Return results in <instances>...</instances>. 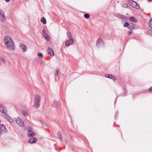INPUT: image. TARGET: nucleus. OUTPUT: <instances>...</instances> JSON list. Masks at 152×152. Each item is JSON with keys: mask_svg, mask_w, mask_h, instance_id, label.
<instances>
[{"mask_svg": "<svg viewBox=\"0 0 152 152\" xmlns=\"http://www.w3.org/2000/svg\"><path fill=\"white\" fill-rule=\"evenodd\" d=\"M103 45L104 44L103 40L100 38L98 39L96 42V46L99 48L103 46Z\"/></svg>", "mask_w": 152, "mask_h": 152, "instance_id": "6", "label": "nucleus"}, {"mask_svg": "<svg viewBox=\"0 0 152 152\" xmlns=\"http://www.w3.org/2000/svg\"><path fill=\"white\" fill-rule=\"evenodd\" d=\"M58 135L60 138L62 139V136L61 133L60 132H58Z\"/></svg>", "mask_w": 152, "mask_h": 152, "instance_id": "24", "label": "nucleus"}, {"mask_svg": "<svg viewBox=\"0 0 152 152\" xmlns=\"http://www.w3.org/2000/svg\"><path fill=\"white\" fill-rule=\"evenodd\" d=\"M149 91H152V87H151L149 89Z\"/></svg>", "mask_w": 152, "mask_h": 152, "instance_id": "32", "label": "nucleus"}, {"mask_svg": "<svg viewBox=\"0 0 152 152\" xmlns=\"http://www.w3.org/2000/svg\"><path fill=\"white\" fill-rule=\"evenodd\" d=\"M5 62V60L3 57L0 56V64L4 63Z\"/></svg>", "mask_w": 152, "mask_h": 152, "instance_id": "21", "label": "nucleus"}, {"mask_svg": "<svg viewBox=\"0 0 152 152\" xmlns=\"http://www.w3.org/2000/svg\"><path fill=\"white\" fill-rule=\"evenodd\" d=\"M41 21L44 24H45L46 23V19L44 17H42L41 18Z\"/></svg>", "mask_w": 152, "mask_h": 152, "instance_id": "19", "label": "nucleus"}, {"mask_svg": "<svg viewBox=\"0 0 152 152\" xmlns=\"http://www.w3.org/2000/svg\"><path fill=\"white\" fill-rule=\"evenodd\" d=\"M0 112L3 113H6L7 110L4 106L0 104Z\"/></svg>", "mask_w": 152, "mask_h": 152, "instance_id": "11", "label": "nucleus"}, {"mask_svg": "<svg viewBox=\"0 0 152 152\" xmlns=\"http://www.w3.org/2000/svg\"><path fill=\"white\" fill-rule=\"evenodd\" d=\"M48 54L49 56H53L54 55V53L53 49L50 47H48Z\"/></svg>", "mask_w": 152, "mask_h": 152, "instance_id": "12", "label": "nucleus"}, {"mask_svg": "<svg viewBox=\"0 0 152 152\" xmlns=\"http://www.w3.org/2000/svg\"><path fill=\"white\" fill-rule=\"evenodd\" d=\"M20 46L23 52H25L26 51V45L22 44H20Z\"/></svg>", "mask_w": 152, "mask_h": 152, "instance_id": "16", "label": "nucleus"}, {"mask_svg": "<svg viewBox=\"0 0 152 152\" xmlns=\"http://www.w3.org/2000/svg\"><path fill=\"white\" fill-rule=\"evenodd\" d=\"M15 121L17 124L19 125L22 127L24 126V124L21 119L19 118H17L15 119Z\"/></svg>", "mask_w": 152, "mask_h": 152, "instance_id": "7", "label": "nucleus"}, {"mask_svg": "<svg viewBox=\"0 0 152 152\" xmlns=\"http://www.w3.org/2000/svg\"><path fill=\"white\" fill-rule=\"evenodd\" d=\"M149 27L152 28V18H151L150 21V22H149Z\"/></svg>", "mask_w": 152, "mask_h": 152, "instance_id": "22", "label": "nucleus"}, {"mask_svg": "<svg viewBox=\"0 0 152 152\" xmlns=\"http://www.w3.org/2000/svg\"><path fill=\"white\" fill-rule=\"evenodd\" d=\"M90 16L88 14H85L84 15V17L87 19H88L89 18Z\"/></svg>", "mask_w": 152, "mask_h": 152, "instance_id": "25", "label": "nucleus"}, {"mask_svg": "<svg viewBox=\"0 0 152 152\" xmlns=\"http://www.w3.org/2000/svg\"><path fill=\"white\" fill-rule=\"evenodd\" d=\"M5 20V17L4 13L2 10L0 9V21L4 22Z\"/></svg>", "mask_w": 152, "mask_h": 152, "instance_id": "5", "label": "nucleus"}, {"mask_svg": "<svg viewBox=\"0 0 152 152\" xmlns=\"http://www.w3.org/2000/svg\"><path fill=\"white\" fill-rule=\"evenodd\" d=\"M74 42L73 39H69L67 40L65 42V45L68 46L73 44Z\"/></svg>", "mask_w": 152, "mask_h": 152, "instance_id": "10", "label": "nucleus"}, {"mask_svg": "<svg viewBox=\"0 0 152 152\" xmlns=\"http://www.w3.org/2000/svg\"><path fill=\"white\" fill-rule=\"evenodd\" d=\"M1 120H0V123H1Z\"/></svg>", "mask_w": 152, "mask_h": 152, "instance_id": "35", "label": "nucleus"}, {"mask_svg": "<svg viewBox=\"0 0 152 152\" xmlns=\"http://www.w3.org/2000/svg\"><path fill=\"white\" fill-rule=\"evenodd\" d=\"M34 107L36 108H38L40 105L41 98L39 95L36 94L34 96Z\"/></svg>", "mask_w": 152, "mask_h": 152, "instance_id": "2", "label": "nucleus"}, {"mask_svg": "<svg viewBox=\"0 0 152 152\" xmlns=\"http://www.w3.org/2000/svg\"><path fill=\"white\" fill-rule=\"evenodd\" d=\"M129 24L128 23L126 22L124 23V26L125 27H128L129 26Z\"/></svg>", "mask_w": 152, "mask_h": 152, "instance_id": "23", "label": "nucleus"}, {"mask_svg": "<svg viewBox=\"0 0 152 152\" xmlns=\"http://www.w3.org/2000/svg\"><path fill=\"white\" fill-rule=\"evenodd\" d=\"M122 6L125 8H127L128 7V5L126 4H122Z\"/></svg>", "mask_w": 152, "mask_h": 152, "instance_id": "27", "label": "nucleus"}, {"mask_svg": "<svg viewBox=\"0 0 152 152\" xmlns=\"http://www.w3.org/2000/svg\"><path fill=\"white\" fill-rule=\"evenodd\" d=\"M7 130L6 129L5 126L3 124H0V134L7 133Z\"/></svg>", "mask_w": 152, "mask_h": 152, "instance_id": "4", "label": "nucleus"}, {"mask_svg": "<svg viewBox=\"0 0 152 152\" xmlns=\"http://www.w3.org/2000/svg\"><path fill=\"white\" fill-rule=\"evenodd\" d=\"M66 34L67 36L69 39H73V38L69 31H67Z\"/></svg>", "mask_w": 152, "mask_h": 152, "instance_id": "18", "label": "nucleus"}, {"mask_svg": "<svg viewBox=\"0 0 152 152\" xmlns=\"http://www.w3.org/2000/svg\"><path fill=\"white\" fill-rule=\"evenodd\" d=\"M28 136L29 137H34L35 136V133L32 130L31 128H29L28 129Z\"/></svg>", "mask_w": 152, "mask_h": 152, "instance_id": "8", "label": "nucleus"}, {"mask_svg": "<svg viewBox=\"0 0 152 152\" xmlns=\"http://www.w3.org/2000/svg\"><path fill=\"white\" fill-rule=\"evenodd\" d=\"M58 72H59V71L58 70H56V73L55 74V76H56V75H58Z\"/></svg>", "mask_w": 152, "mask_h": 152, "instance_id": "31", "label": "nucleus"}, {"mask_svg": "<svg viewBox=\"0 0 152 152\" xmlns=\"http://www.w3.org/2000/svg\"><path fill=\"white\" fill-rule=\"evenodd\" d=\"M13 1H14V0H12Z\"/></svg>", "mask_w": 152, "mask_h": 152, "instance_id": "36", "label": "nucleus"}, {"mask_svg": "<svg viewBox=\"0 0 152 152\" xmlns=\"http://www.w3.org/2000/svg\"><path fill=\"white\" fill-rule=\"evenodd\" d=\"M130 20L132 22H133L134 23H137V19L134 17V16H132L129 18Z\"/></svg>", "mask_w": 152, "mask_h": 152, "instance_id": "17", "label": "nucleus"}, {"mask_svg": "<svg viewBox=\"0 0 152 152\" xmlns=\"http://www.w3.org/2000/svg\"><path fill=\"white\" fill-rule=\"evenodd\" d=\"M23 115L25 116H27L28 115V113L26 112L23 113Z\"/></svg>", "mask_w": 152, "mask_h": 152, "instance_id": "30", "label": "nucleus"}, {"mask_svg": "<svg viewBox=\"0 0 152 152\" xmlns=\"http://www.w3.org/2000/svg\"><path fill=\"white\" fill-rule=\"evenodd\" d=\"M134 27L133 26H130L129 27V28L131 30H132H132H133L134 29Z\"/></svg>", "mask_w": 152, "mask_h": 152, "instance_id": "28", "label": "nucleus"}, {"mask_svg": "<svg viewBox=\"0 0 152 152\" xmlns=\"http://www.w3.org/2000/svg\"><path fill=\"white\" fill-rule=\"evenodd\" d=\"M132 30H130V31H129V32L128 33V35H130L131 34H132Z\"/></svg>", "mask_w": 152, "mask_h": 152, "instance_id": "29", "label": "nucleus"}, {"mask_svg": "<svg viewBox=\"0 0 152 152\" xmlns=\"http://www.w3.org/2000/svg\"><path fill=\"white\" fill-rule=\"evenodd\" d=\"M4 117L10 123H12L13 122V120L8 115L5 114Z\"/></svg>", "mask_w": 152, "mask_h": 152, "instance_id": "13", "label": "nucleus"}, {"mask_svg": "<svg viewBox=\"0 0 152 152\" xmlns=\"http://www.w3.org/2000/svg\"><path fill=\"white\" fill-rule=\"evenodd\" d=\"M148 0V1H152V0Z\"/></svg>", "mask_w": 152, "mask_h": 152, "instance_id": "34", "label": "nucleus"}, {"mask_svg": "<svg viewBox=\"0 0 152 152\" xmlns=\"http://www.w3.org/2000/svg\"><path fill=\"white\" fill-rule=\"evenodd\" d=\"M5 0L6 2H9L10 1V0Z\"/></svg>", "mask_w": 152, "mask_h": 152, "instance_id": "33", "label": "nucleus"}, {"mask_svg": "<svg viewBox=\"0 0 152 152\" xmlns=\"http://www.w3.org/2000/svg\"><path fill=\"white\" fill-rule=\"evenodd\" d=\"M148 33L150 35L152 36V31L151 30H148Z\"/></svg>", "mask_w": 152, "mask_h": 152, "instance_id": "26", "label": "nucleus"}, {"mask_svg": "<svg viewBox=\"0 0 152 152\" xmlns=\"http://www.w3.org/2000/svg\"><path fill=\"white\" fill-rule=\"evenodd\" d=\"M42 34L43 37L47 41H49L50 40V38H49V36L48 35L46 34V31L44 29L43 30Z\"/></svg>", "mask_w": 152, "mask_h": 152, "instance_id": "9", "label": "nucleus"}, {"mask_svg": "<svg viewBox=\"0 0 152 152\" xmlns=\"http://www.w3.org/2000/svg\"><path fill=\"white\" fill-rule=\"evenodd\" d=\"M37 56L39 58H43V54L41 53H38L37 54Z\"/></svg>", "mask_w": 152, "mask_h": 152, "instance_id": "20", "label": "nucleus"}, {"mask_svg": "<svg viewBox=\"0 0 152 152\" xmlns=\"http://www.w3.org/2000/svg\"><path fill=\"white\" fill-rule=\"evenodd\" d=\"M129 2L130 5L133 7L137 9H139V6L137 2L132 0H129Z\"/></svg>", "mask_w": 152, "mask_h": 152, "instance_id": "3", "label": "nucleus"}, {"mask_svg": "<svg viewBox=\"0 0 152 152\" xmlns=\"http://www.w3.org/2000/svg\"><path fill=\"white\" fill-rule=\"evenodd\" d=\"M37 140V138L35 137H32L29 140V142L30 143H35Z\"/></svg>", "mask_w": 152, "mask_h": 152, "instance_id": "15", "label": "nucleus"}, {"mask_svg": "<svg viewBox=\"0 0 152 152\" xmlns=\"http://www.w3.org/2000/svg\"><path fill=\"white\" fill-rule=\"evenodd\" d=\"M105 76L106 77L113 79L114 80H116V78L115 77L112 75L106 74L105 75Z\"/></svg>", "mask_w": 152, "mask_h": 152, "instance_id": "14", "label": "nucleus"}, {"mask_svg": "<svg viewBox=\"0 0 152 152\" xmlns=\"http://www.w3.org/2000/svg\"><path fill=\"white\" fill-rule=\"evenodd\" d=\"M4 42L6 48L8 50L12 51L15 50V42L11 37L8 36H5L4 37Z\"/></svg>", "mask_w": 152, "mask_h": 152, "instance_id": "1", "label": "nucleus"}]
</instances>
